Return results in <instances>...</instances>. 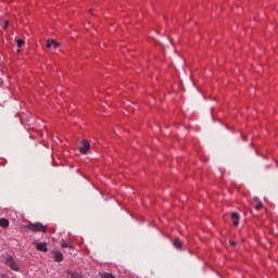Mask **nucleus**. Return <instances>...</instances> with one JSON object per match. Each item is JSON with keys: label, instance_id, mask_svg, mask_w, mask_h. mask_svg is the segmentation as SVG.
Here are the masks:
<instances>
[{"label": "nucleus", "instance_id": "nucleus-1", "mask_svg": "<svg viewBox=\"0 0 278 278\" xmlns=\"http://www.w3.org/2000/svg\"><path fill=\"white\" fill-rule=\"evenodd\" d=\"M26 229H28L29 231H33L34 233L38 232V231H47V227H45V225H42V223H30L29 225L26 226Z\"/></svg>", "mask_w": 278, "mask_h": 278}, {"label": "nucleus", "instance_id": "nucleus-2", "mask_svg": "<svg viewBox=\"0 0 278 278\" xmlns=\"http://www.w3.org/2000/svg\"><path fill=\"white\" fill-rule=\"evenodd\" d=\"M4 264H7V266H9V268H11V270H14L15 273H18V270H21V267H18V263L14 261V257L12 255L7 256Z\"/></svg>", "mask_w": 278, "mask_h": 278}, {"label": "nucleus", "instance_id": "nucleus-3", "mask_svg": "<svg viewBox=\"0 0 278 278\" xmlns=\"http://www.w3.org/2000/svg\"><path fill=\"white\" fill-rule=\"evenodd\" d=\"M83 155H86L90 151V142L88 140H83V146L79 148Z\"/></svg>", "mask_w": 278, "mask_h": 278}, {"label": "nucleus", "instance_id": "nucleus-4", "mask_svg": "<svg viewBox=\"0 0 278 278\" xmlns=\"http://www.w3.org/2000/svg\"><path fill=\"white\" fill-rule=\"evenodd\" d=\"M53 255H54V262H64V254H62L61 251L59 250H53Z\"/></svg>", "mask_w": 278, "mask_h": 278}, {"label": "nucleus", "instance_id": "nucleus-5", "mask_svg": "<svg viewBox=\"0 0 278 278\" xmlns=\"http://www.w3.org/2000/svg\"><path fill=\"white\" fill-rule=\"evenodd\" d=\"M46 47H47L48 49H51V47H52L53 49H58V47H60V42L55 41L54 39H48V40H47V43H46Z\"/></svg>", "mask_w": 278, "mask_h": 278}, {"label": "nucleus", "instance_id": "nucleus-6", "mask_svg": "<svg viewBox=\"0 0 278 278\" xmlns=\"http://www.w3.org/2000/svg\"><path fill=\"white\" fill-rule=\"evenodd\" d=\"M37 251H42L43 253H47L49 249L47 248V242H37L36 243Z\"/></svg>", "mask_w": 278, "mask_h": 278}, {"label": "nucleus", "instance_id": "nucleus-7", "mask_svg": "<svg viewBox=\"0 0 278 278\" xmlns=\"http://www.w3.org/2000/svg\"><path fill=\"white\" fill-rule=\"evenodd\" d=\"M231 220H232V225L235 227H238L240 223V216L238 215V213H231Z\"/></svg>", "mask_w": 278, "mask_h": 278}, {"label": "nucleus", "instance_id": "nucleus-8", "mask_svg": "<svg viewBox=\"0 0 278 278\" xmlns=\"http://www.w3.org/2000/svg\"><path fill=\"white\" fill-rule=\"evenodd\" d=\"M66 274L70 276V278H84V276H81V274H79L77 271H73L71 269H68L66 271Z\"/></svg>", "mask_w": 278, "mask_h": 278}, {"label": "nucleus", "instance_id": "nucleus-9", "mask_svg": "<svg viewBox=\"0 0 278 278\" xmlns=\"http://www.w3.org/2000/svg\"><path fill=\"white\" fill-rule=\"evenodd\" d=\"M0 227L8 229V227H10V220H8V218H0Z\"/></svg>", "mask_w": 278, "mask_h": 278}, {"label": "nucleus", "instance_id": "nucleus-10", "mask_svg": "<svg viewBox=\"0 0 278 278\" xmlns=\"http://www.w3.org/2000/svg\"><path fill=\"white\" fill-rule=\"evenodd\" d=\"M61 247H62L63 249H66V248H67V249H73V248H74L73 244L66 242V240H62Z\"/></svg>", "mask_w": 278, "mask_h": 278}, {"label": "nucleus", "instance_id": "nucleus-11", "mask_svg": "<svg viewBox=\"0 0 278 278\" xmlns=\"http://www.w3.org/2000/svg\"><path fill=\"white\" fill-rule=\"evenodd\" d=\"M181 240H179V239H175V241H174V247L176 248V249H181Z\"/></svg>", "mask_w": 278, "mask_h": 278}, {"label": "nucleus", "instance_id": "nucleus-12", "mask_svg": "<svg viewBox=\"0 0 278 278\" xmlns=\"http://www.w3.org/2000/svg\"><path fill=\"white\" fill-rule=\"evenodd\" d=\"M16 42H17L18 49H21V47H23V45H25V40H23V39H17Z\"/></svg>", "mask_w": 278, "mask_h": 278}, {"label": "nucleus", "instance_id": "nucleus-13", "mask_svg": "<svg viewBox=\"0 0 278 278\" xmlns=\"http://www.w3.org/2000/svg\"><path fill=\"white\" fill-rule=\"evenodd\" d=\"M262 208V202H258V204L255 206V210H261Z\"/></svg>", "mask_w": 278, "mask_h": 278}, {"label": "nucleus", "instance_id": "nucleus-14", "mask_svg": "<svg viewBox=\"0 0 278 278\" xmlns=\"http://www.w3.org/2000/svg\"><path fill=\"white\" fill-rule=\"evenodd\" d=\"M231 247H236V242L230 241Z\"/></svg>", "mask_w": 278, "mask_h": 278}, {"label": "nucleus", "instance_id": "nucleus-15", "mask_svg": "<svg viewBox=\"0 0 278 278\" xmlns=\"http://www.w3.org/2000/svg\"><path fill=\"white\" fill-rule=\"evenodd\" d=\"M254 201H260V198L255 197V198H254Z\"/></svg>", "mask_w": 278, "mask_h": 278}, {"label": "nucleus", "instance_id": "nucleus-16", "mask_svg": "<svg viewBox=\"0 0 278 278\" xmlns=\"http://www.w3.org/2000/svg\"><path fill=\"white\" fill-rule=\"evenodd\" d=\"M17 53H21V48L17 49Z\"/></svg>", "mask_w": 278, "mask_h": 278}]
</instances>
